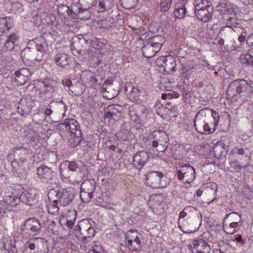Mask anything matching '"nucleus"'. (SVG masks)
Listing matches in <instances>:
<instances>
[{
	"instance_id": "f257e3e1",
	"label": "nucleus",
	"mask_w": 253,
	"mask_h": 253,
	"mask_svg": "<svg viewBox=\"0 0 253 253\" xmlns=\"http://www.w3.org/2000/svg\"><path fill=\"white\" fill-rule=\"evenodd\" d=\"M218 115L215 112L207 109L201 110L195 117V128L200 133H212L215 130V127L218 125Z\"/></svg>"
},
{
	"instance_id": "f03ea898",
	"label": "nucleus",
	"mask_w": 253,
	"mask_h": 253,
	"mask_svg": "<svg viewBox=\"0 0 253 253\" xmlns=\"http://www.w3.org/2000/svg\"><path fill=\"white\" fill-rule=\"evenodd\" d=\"M227 92L231 96L238 95L247 101L248 98L253 100V83H248L244 79H237L230 84Z\"/></svg>"
},
{
	"instance_id": "7ed1b4c3",
	"label": "nucleus",
	"mask_w": 253,
	"mask_h": 253,
	"mask_svg": "<svg viewBox=\"0 0 253 253\" xmlns=\"http://www.w3.org/2000/svg\"><path fill=\"white\" fill-rule=\"evenodd\" d=\"M92 223L93 221L91 218L84 219L76 226L74 233L82 242L88 243L94 236L95 230L92 227Z\"/></svg>"
},
{
	"instance_id": "20e7f679",
	"label": "nucleus",
	"mask_w": 253,
	"mask_h": 253,
	"mask_svg": "<svg viewBox=\"0 0 253 253\" xmlns=\"http://www.w3.org/2000/svg\"><path fill=\"white\" fill-rule=\"evenodd\" d=\"M42 40H44L42 36L36 38L34 40H31L28 42V44L29 45L32 44L33 42L36 43L37 52H40L39 57L35 56V53H32L31 52L30 48H27L23 50L21 52L22 56L28 60H34L38 61H41L43 53H46L48 50V45L45 42L43 41L41 42V43H38L39 42H41Z\"/></svg>"
},
{
	"instance_id": "39448f33",
	"label": "nucleus",
	"mask_w": 253,
	"mask_h": 253,
	"mask_svg": "<svg viewBox=\"0 0 253 253\" xmlns=\"http://www.w3.org/2000/svg\"><path fill=\"white\" fill-rule=\"evenodd\" d=\"M243 224L242 215L233 211L226 214L224 218L223 228L227 234L233 235L239 230Z\"/></svg>"
},
{
	"instance_id": "423d86ee",
	"label": "nucleus",
	"mask_w": 253,
	"mask_h": 253,
	"mask_svg": "<svg viewBox=\"0 0 253 253\" xmlns=\"http://www.w3.org/2000/svg\"><path fill=\"white\" fill-rule=\"evenodd\" d=\"M145 177L146 185L153 188H164L169 183L168 178L159 171H148Z\"/></svg>"
},
{
	"instance_id": "0eeeda50",
	"label": "nucleus",
	"mask_w": 253,
	"mask_h": 253,
	"mask_svg": "<svg viewBox=\"0 0 253 253\" xmlns=\"http://www.w3.org/2000/svg\"><path fill=\"white\" fill-rule=\"evenodd\" d=\"M165 42V38L160 35L151 38L148 43L142 47L143 55L150 58L153 57L161 49Z\"/></svg>"
},
{
	"instance_id": "6e6552de",
	"label": "nucleus",
	"mask_w": 253,
	"mask_h": 253,
	"mask_svg": "<svg viewBox=\"0 0 253 253\" xmlns=\"http://www.w3.org/2000/svg\"><path fill=\"white\" fill-rule=\"evenodd\" d=\"M176 171L177 178L184 183L190 184L196 177L195 169L189 164L177 166Z\"/></svg>"
},
{
	"instance_id": "1a4fd4ad",
	"label": "nucleus",
	"mask_w": 253,
	"mask_h": 253,
	"mask_svg": "<svg viewBox=\"0 0 253 253\" xmlns=\"http://www.w3.org/2000/svg\"><path fill=\"white\" fill-rule=\"evenodd\" d=\"M77 168V164L74 162H69L66 161L61 164L60 168V173L62 177L65 178H68L70 182L73 183H78L81 181V176L80 174L76 173V176L74 174H70L68 170L72 172L76 171Z\"/></svg>"
},
{
	"instance_id": "9d476101",
	"label": "nucleus",
	"mask_w": 253,
	"mask_h": 253,
	"mask_svg": "<svg viewBox=\"0 0 253 253\" xmlns=\"http://www.w3.org/2000/svg\"><path fill=\"white\" fill-rule=\"evenodd\" d=\"M96 182L93 179L85 180L81 186L80 198L83 203H88L93 196Z\"/></svg>"
},
{
	"instance_id": "9b49d317",
	"label": "nucleus",
	"mask_w": 253,
	"mask_h": 253,
	"mask_svg": "<svg viewBox=\"0 0 253 253\" xmlns=\"http://www.w3.org/2000/svg\"><path fill=\"white\" fill-rule=\"evenodd\" d=\"M54 195L56 197L60 204L63 206L69 205L74 197L72 190L70 189H63L58 192L55 191L50 192L48 194L49 200L52 199L51 197Z\"/></svg>"
},
{
	"instance_id": "f8f14e48",
	"label": "nucleus",
	"mask_w": 253,
	"mask_h": 253,
	"mask_svg": "<svg viewBox=\"0 0 253 253\" xmlns=\"http://www.w3.org/2000/svg\"><path fill=\"white\" fill-rule=\"evenodd\" d=\"M155 64L160 67H163L164 71L168 74L175 71V59L171 55L160 56L155 61Z\"/></svg>"
},
{
	"instance_id": "ddd939ff",
	"label": "nucleus",
	"mask_w": 253,
	"mask_h": 253,
	"mask_svg": "<svg viewBox=\"0 0 253 253\" xmlns=\"http://www.w3.org/2000/svg\"><path fill=\"white\" fill-rule=\"evenodd\" d=\"M1 40H3L4 42L2 50L11 51L17 45L18 37L15 33H12L8 36L4 37V38H1Z\"/></svg>"
},
{
	"instance_id": "4468645a",
	"label": "nucleus",
	"mask_w": 253,
	"mask_h": 253,
	"mask_svg": "<svg viewBox=\"0 0 253 253\" xmlns=\"http://www.w3.org/2000/svg\"><path fill=\"white\" fill-rule=\"evenodd\" d=\"M133 165L137 169H141L149 159L148 153L145 151H139L133 158Z\"/></svg>"
},
{
	"instance_id": "2eb2a0df",
	"label": "nucleus",
	"mask_w": 253,
	"mask_h": 253,
	"mask_svg": "<svg viewBox=\"0 0 253 253\" xmlns=\"http://www.w3.org/2000/svg\"><path fill=\"white\" fill-rule=\"evenodd\" d=\"M52 170L45 166H41L37 169V174L43 182H48L52 179Z\"/></svg>"
},
{
	"instance_id": "dca6fc26",
	"label": "nucleus",
	"mask_w": 253,
	"mask_h": 253,
	"mask_svg": "<svg viewBox=\"0 0 253 253\" xmlns=\"http://www.w3.org/2000/svg\"><path fill=\"white\" fill-rule=\"evenodd\" d=\"M153 140L152 146L157 145L158 144H167L169 138L165 132L163 130H155L153 133Z\"/></svg>"
},
{
	"instance_id": "f3484780",
	"label": "nucleus",
	"mask_w": 253,
	"mask_h": 253,
	"mask_svg": "<svg viewBox=\"0 0 253 253\" xmlns=\"http://www.w3.org/2000/svg\"><path fill=\"white\" fill-rule=\"evenodd\" d=\"M54 61L58 66L65 68L69 65L71 62L70 57L65 53H60L56 54L54 57Z\"/></svg>"
},
{
	"instance_id": "a211bd4d",
	"label": "nucleus",
	"mask_w": 253,
	"mask_h": 253,
	"mask_svg": "<svg viewBox=\"0 0 253 253\" xmlns=\"http://www.w3.org/2000/svg\"><path fill=\"white\" fill-rule=\"evenodd\" d=\"M191 247L196 249L198 253H209L211 251L208 243L202 239L194 240L191 245Z\"/></svg>"
},
{
	"instance_id": "6ab92c4d",
	"label": "nucleus",
	"mask_w": 253,
	"mask_h": 253,
	"mask_svg": "<svg viewBox=\"0 0 253 253\" xmlns=\"http://www.w3.org/2000/svg\"><path fill=\"white\" fill-rule=\"evenodd\" d=\"M25 227L34 233H38L41 231V225L37 219H28L25 221Z\"/></svg>"
},
{
	"instance_id": "aec40b11",
	"label": "nucleus",
	"mask_w": 253,
	"mask_h": 253,
	"mask_svg": "<svg viewBox=\"0 0 253 253\" xmlns=\"http://www.w3.org/2000/svg\"><path fill=\"white\" fill-rule=\"evenodd\" d=\"M212 8L209 5L205 6L202 10L196 12V16L199 19L204 22H207L211 18H212L211 12Z\"/></svg>"
},
{
	"instance_id": "412c9836",
	"label": "nucleus",
	"mask_w": 253,
	"mask_h": 253,
	"mask_svg": "<svg viewBox=\"0 0 253 253\" xmlns=\"http://www.w3.org/2000/svg\"><path fill=\"white\" fill-rule=\"evenodd\" d=\"M44 239L42 238H33L30 239L25 244V247L26 249H29L31 251H34L36 249L38 250L41 245H43Z\"/></svg>"
},
{
	"instance_id": "4be33fe9",
	"label": "nucleus",
	"mask_w": 253,
	"mask_h": 253,
	"mask_svg": "<svg viewBox=\"0 0 253 253\" xmlns=\"http://www.w3.org/2000/svg\"><path fill=\"white\" fill-rule=\"evenodd\" d=\"M195 67L196 64L193 60H188L184 65L182 66L181 74L186 78H188L193 72V70L195 69Z\"/></svg>"
},
{
	"instance_id": "5701e85b",
	"label": "nucleus",
	"mask_w": 253,
	"mask_h": 253,
	"mask_svg": "<svg viewBox=\"0 0 253 253\" xmlns=\"http://www.w3.org/2000/svg\"><path fill=\"white\" fill-rule=\"evenodd\" d=\"M27 153V149L23 146L16 147L13 151V156L15 161L24 162Z\"/></svg>"
},
{
	"instance_id": "b1692460",
	"label": "nucleus",
	"mask_w": 253,
	"mask_h": 253,
	"mask_svg": "<svg viewBox=\"0 0 253 253\" xmlns=\"http://www.w3.org/2000/svg\"><path fill=\"white\" fill-rule=\"evenodd\" d=\"M217 9L220 14H232L234 12L233 5L231 3L222 2L218 4L217 6Z\"/></svg>"
},
{
	"instance_id": "393cba45",
	"label": "nucleus",
	"mask_w": 253,
	"mask_h": 253,
	"mask_svg": "<svg viewBox=\"0 0 253 253\" xmlns=\"http://www.w3.org/2000/svg\"><path fill=\"white\" fill-rule=\"evenodd\" d=\"M233 29L229 26L221 28L218 32V36L224 38L227 42H231Z\"/></svg>"
},
{
	"instance_id": "a878e982",
	"label": "nucleus",
	"mask_w": 253,
	"mask_h": 253,
	"mask_svg": "<svg viewBox=\"0 0 253 253\" xmlns=\"http://www.w3.org/2000/svg\"><path fill=\"white\" fill-rule=\"evenodd\" d=\"M4 201L7 205L12 207L16 206L21 202L20 197H17L10 193H5L4 197Z\"/></svg>"
},
{
	"instance_id": "bb28decb",
	"label": "nucleus",
	"mask_w": 253,
	"mask_h": 253,
	"mask_svg": "<svg viewBox=\"0 0 253 253\" xmlns=\"http://www.w3.org/2000/svg\"><path fill=\"white\" fill-rule=\"evenodd\" d=\"M20 199L21 202L28 205H32L34 203L35 196L29 192L25 191L20 195Z\"/></svg>"
},
{
	"instance_id": "cd10ccee",
	"label": "nucleus",
	"mask_w": 253,
	"mask_h": 253,
	"mask_svg": "<svg viewBox=\"0 0 253 253\" xmlns=\"http://www.w3.org/2000/svg\"><path fill=\"white\" fill-rule=\"evenodd\" d=\"M40 17L42 18L41 19V23L48 25H53L56 20L54 15L51 14L48 15L46 12L40 15Z\"/></svg>"
},
{
	"instance_id": "c85d7f7f",
	"label": "nucleus",
	"mask_w": 253,
	"mask_h": 253,
	"mask_svg": "<svg viewBox=\"0 0 253 253\" xmlns=\"http://www.w3.org/2000/svg\"><path fill=\"white\" fill-rule=\"evenodd\" d=\"M82 141V132L78 130L76 134H73V136L69 139V145L71 147H75L78 145Z\"/></svg>"
},
{
	"instance_id": "c756f323",
	"label": "nucleus",
	"mask_w": 253,
	"mask_h": 253,
	"mask_svg": "<svg viewBox=\"0 0 253 253\" xmlns=\"http://www.w3.org/2000/svg\"><path fill=\"white\" fill-rule=\"evenodd\" d=\"M23 129L24 135L29 139H34L38 135V131L31 126H25Z\"/></svg>"
},
{
	"instance_id": "7c9ffc66",
	"label": "nucleus",
	"mask_w": 253,
	"mask_h": 253,
	"mask_svg": "<svg viewBox=\"0 0 253 253\" xmlns=\"http://www.w3.org/2000/svg\"><path fill=\"white\" fill-rule=\"evenodd\" d=\"M68 131L72 134H76L78 130L82 131L78 122L74 119L68 120Z\"/></svg>"
},
{
	"instance_id": "2f4dec72",
	"label": "nucleus",
	"mask_w": 253,
	"mask_h": 253,
	"mask_svg": "<svg viewBox=\"0 0 253 253\" xmlns=\"http://www.w3.org/2000/svg\"><path fill=\"white\" fill-rule=\"evenodd\" d=\"M51 198L52 199L50 200V202L47 206L48 211L49 213L56 214L59 210V201L57 199H53L52 196Z\"/></svg>"
},
{
	"instance_id": "473e14b6",
	"label": "nucleus",
	"mask_w": 253,
	"mask_h": 253,
	"mask_svg": "<svg viewBox=\"0 0 253 253\" xmlns=\"http://www.w3.org/2000/svg\"><path fill=\"white\" fill-rule=\"evenodd\" d=\"M10 18H0V32L5 33L8 31L12 27V23L10 22Z\"/></svg>"
},
{
	"instance_id": "72a5a7b5",
	"label": "nucleus",
	"mask_w": 253,
	"mask_h": 253,
	"mask_svg": "<svg viewBox=\"0 0 253 253\" xmlns=\"http://www.w3.org/2000/svg\"><path fill=\"white\" fill-rule=\"evenodd\" d=\"M132 243L135 242V246H133V248H132L133 247L132 245H131L130 244L126 243V245L128 250L130 252H137L140 251L142 248V244L139 237H137L133 240H132Z\"/></svg>"
},
{
	"instance_id": "f704fd0d",
	"label": "nucleus",
	"mask_w": 253,
	"mask_h": 253,
	"mask_svg": "<svg viewBox=\"0 0 253 253\" xmlns=\"http://www.w3.org/2000/svg\"><path fill=\"white\" fill-rule=\"evenodd\" d=\"M114 5L112 0H100L98 4L101 12L109 10Z\"/></svg>"
},
{
	"instance_id": "c9c22d12",
	"label": "nucleus",
	"mask_w": 253,
	"mask_h": 253,
	"mask_svg": "<svg viewBox=\"0 0 253 253\" xmlns=\"http://www.w3.org/2000/svg\"><path fill=\"white\" fill-rule=\"evenodd\" d=\"M43 86H41L40 89V92L44 95H47L48 97L51 96L55 92L54 87L51 85L45 84L44 83H43Z\"/></svg>"
},
{
	"instance_id": "e433bc0d",
	"label": "nucleus",
	"mask_w": 253,
	"mask_h": 253,
	"mask_svg": "<svg viewBox=\"0 0 253 253\" xmlns=\"http://www.w3.org/2000/svg\"><path fill=\"white\" fill-rule=\"evenodd\" d=\"M82 7L80 5H73L71 6L68 12V15L74 19H78V15L81 12Z\"/></svg>"
},
{
	"instance_id": "4c0bfd02",
	"label": "nucleus",
	"mask_w": 253,
	"mask_h": 253,
	"mask_svg": "<svg viewBox=\"0 0 253 253\" xmlns=\"http://www.w3.org/2000/svg\"><path fill=\"white\" fill-rule=\"evenodd\" d=\"M119 106L112 105L110 107L109 111L107 112L105 115V118L112 119L115 120L114 116L117 117V115L119 114V111L118 108H119Z\"/></svg>"
},
{
	"instance_id": "58836bf2",
	"label": "nucleus",
	"mask_w": 253,
	"mask_h": 253,
	"mask_svg": "<svg viewBox=\"0 0 253 253\" xmlns=\"http://www.w3.org/2000/svg\"><path fill=\"white\" fill-rule=\"evenodd\" d=\"M79 44H86V41L83 38H80L77 39L72 43V48L74 50H76L78 53H81L82 49L79 46Z\"/></svg>"
},
{
	"instance_id": "ea45409f",
	"label": "nucleus",
	"mask_w": 253,
	"mask_h": 253,
	"mask_svg": "<svg viewBox=\"0 0 253 253\" xmlns=\"http://www.w3.org/2000/svg\"><path fill=\"white\" fill-rule=\"evenodd\" d=\"M239 59L241 63L253 66V56L251 54L249 53L241 54Z\"/></svg>"
},
{
	"instance_id": "a19ab883",
	"label": "nucleus",
	"mask_w": 253,
	"mask_h": 253,
	"mask_svg": "<svg viewBox=\"0 0 253 253\" xmlns=\"http://www.w3.org/2000/svg\"><path fill=\"white\" fill-rule=\"evenodd\" d=\"M138 237V233L135 231L130 230L126 232L125 234V239L126 243L130 244L131 245L132 240Z\"/></svg>"
},
{
	"instance_id": "79ce46f5",
	"label": "nucleus",
	"mask_w": 253,
	"mask_h": 253,
	"mask_svg": "<svg viewBox=\"0 0 253 253\" xmlns=\"http://www.w3.org/2000/svg\"><path fill=\"white\" fill-rule=\"evenodd\" d=\"M89 8H82L80 13L78 15V19L81 20H87L90 17V13L89 11Z\"/></svg>"
},
{
	"instance_id": "37998d69",
	"label": "nucleus",
	"mask_w": 253,
	"mask_h": 253,
	"mask_svg": "<svg viewBox=\"0 0 253 253\" xmlns=\"http://www.w3.org/2000/svg\"><path fill=\"white\" fill-rule=\"evenodd\" d=\"M246 32H242L241 36L238 38V41L240 42V45H237L235 42L233 43V46L234 47V49H238L242 48V44L246 41Z\"/></svg>"
},
{
	"instance_id": "c03bdc74",
	"label": "nucleus",
	"mask_w": 253,
	"mask_h": 253,
	"mask_svg": "<svg viewBox=\"0 0 253 253\" xmlns=\"http://www.w3.org/2000/svg\"><path fill=\"white\" fill-rule=\"evenodd\" d=\"M172 0H165L164 1H161V10L164 12L168 11L171 6V2Z\"/></svg>"
},
{
	"instance_id": "a18cd8bd",
	"label": "nucleus",
	"mask_w": 253,
	"mask_h": 253,
	"mask_svg": "<svg viewBox=\"0 0 253 253\" xmlns=\"http://www.w3.org/2000/svg\"><path fill=\"white\" fill-rule=\"evenodd\" d=\"M56 128L58 130L68 132V120H65L63 123L59 124Z\"/></svg>"
},
{
	"instance_id": "49530a36",
	"label": "nucleus",
	"mask_w": 253,
	"mask_h": 253,
	"mask_svg": "<svg viewBox=\"0 0 253 253\" xmlns=\"http://www.w3.org/2000/svg\"><path fill=\"white\" fill-rule=\"evenodd\" d=\"M57 11L59 14H64L65 12L68 14V12L70 10V8L64 4H61L57 6Z\"/></svg>"
},
{
	"instance_id": "de8ad7c7",
	"label": "nucleus",
	"mask_w": 253,
	"mask_h": 253,
	"mask_svg": "<svg viewBox=\"0 0 253 253\" xmlns=\"http://www.w3.org/2000/svg\"><path fill=\"white\" fill-rule=\"evenodd\" d=\"M222 148L218 146H216L213 148V154L215 158L220 159L222 156L223 150Z\"/></svg>"
},
{
	"instance_id": "09e8293b",
	"label": "nucleus",
	"mask_w": 253,
	"mask_h": 253,
	"mask_svg": "<svg viewBox=\"0 0 253 253\" xmlns=\"http://www.w3.org/2000/svg\"><path fill=\"white\" fill-rule=\"evenodd\" d=\"M178 15L176 16L179 18H182L186 12V7L185 4H183L181 7L176 9Z\"/></svg>"
},
{
	"instance_id": "8fccbe9b",
	"label": "nucleus",
	"mask_w": 253,
	"mask_h": 253,
	"mask_svg": "<svg viewBox=\"0 0 253 253\" xmlns=\"http://www.w3.org/2000/svg\"><path fill=\"white\" fill-rule=\"evenodd\" d=\"M152 146L158 152H164L168 147L167 144H158L157 145Z\"/></svg>"
},
{
	"instance_id": "3c124183",
	"label": "nucleus",
	"mask_w": 253,
	"mask_h": 253,
	"mask_svg": "<svg viewBox=\"0 0 253 253\" xmlns=\"http://www.w3.org/2000/svg\"><path fill=\"white\" fill-rule=\"evenodd\" d=\"M4 249L5 250V253H16L17 252L15 246L11 244L8 245V248L4 245Z\"/></svg>"
},
{
	"instance_id": "603ef678",
	"label": "nucleus",
	"mask_w": 253,
	"mask_h": 253,
	"mask_svg": "<svg viewBox=\"0 0 253 253\" xmlns=\"http://www.w3.org/2000/svg\"><path fill=\"white\" fill-rule=\"evenodd\" d=\"M7 205L4 200L0 202V214L2 215L6 213L8 211Z\"/></svg>"
},
{
	"instance_id": "864d4df0",
	"label": "nucleus",
	"mask_w": 253,
	"mask_h": 253,
	"mask_svg": "<svg viewBox=\"0 0 253 253\" xmlns=\"http://www.w3.org/2000/svg\"><path fill=\"white\" fill-rule=\"evenodd\" d=\"M122 1L128 6V8L133 7L136 5V0H122Z\"/></svg>"
},
{
	"instance_id": "5fc2aeb1",
	"label": "nucleus",
	"mask_w": 253,
	"mask_h": 253,
	"mask_svg": "<svg viewBox=\"0 0 253 253\" xmlns=\"http://www.w3.org/2000/svg\"><path fill=\"white\" fill-rule=\"evenodd\" d=\"M88 253H106L101 247H95L92 250H90Z\"/></svg>"
},
{
	"instance_id": "6e6d98bb",
	"label": "nucleus",
	"mask_w": 253,
	"mask_h": 253,
	"mask_svg": "<svg viewBox=\"0 0 253 253\" xmlns=\"http://www.w3.org/2000/svg\"><path fill=\"white\" fill-rule=\"evenodd\" d=\"M190 209H192V207H186L184 209V210L183 211H181L179 213V220L181 218H184L187 215L186 211H188V210Z\"/></svg>"
},
{
	"instance_id": "4d7b16f0",
	"label": "nucleus",
	"mask_w": 253,
	"mask_h": 253,
	"mask_svg": "<svg viewBox=\"0 0 253 253\" xmlns=\"http://www.w3.org/2000/svg\"><path fill=\"white\" fill-rule=\"evenodd\" d=\"M246 42L250 47L253 45V33L247 38L246 39Z\"/></svg>"
},
{
	"instance_id": "13d9d810",
	"label": "nucleus",
	"mask_w": 253,
	"mask_h": 253,
	"mask_svg": "<svg viewBox=\"0 0 253 253\" xmlns=\"http://www.w3.org/2000/svg\"><path fill=\"white\" fill-rule=\"evenodd\" d=\"M203 3H199V4L194 5L195 13L196 14V12L202 10L205 7H203Z\"/></svg>"
},
{
	"instance_id": "bf43d9fd",
	"label": "nucleus",
	"mask_w": 253,
	"mask_h": 253,
	"mask_svg": "<svg viewBox=\"0 0 253 253\" xmlns=\"http://www.w3.org/2000/svg\"><path fill=\"white\" fill-rule=\"evenodd\" d=\"M138 94L139 90L136 88L132 87V89L130 91V95L131 96H133V97H135L138 96Z\"/></svg>"
},
{
	"instance_id": "052dcab7",
	"label": "nucleus",
	"mask_w": 253,
	"mask_h": 253,
	"mask_svg": "<svg viewBox=\"0 0 253 253\" xmlns=\"http://www.w3.org/2000/svg\"><path fill=\"white\" fill-rule=\"evenodd\" d=\"M12 8L13 10L16 8H18V10H22V5L21 3L17 2L14 3L12 5Z\"/></svg>"
},
{
	"instance_id": "680f3d73",
	"label": "nucleus",
	"mask_w": 253,
	"mask_h": 253,
	"mask_svg": "<svg viewBox=\"0 0 253 253\" xmlns=\"http://www.w3.org/2000/svg\"><path fill=\"white\" fill-rule=\"evenodd\" d=\"M26 71V69H22L20 70H18V71H16L15 72V75L16 76L18 77H20L21 75L23 76H24V73H25V72Z\"/></svg>"
},
{
	"instance_id": "e2e57ef3",
	"label": "nucleus",
	"mask_w": 253,
	"mask_h": 253,
	"mask_svg": "<svg viewBox=\"0 0 253 253\" xmlns=\"http://www.w3.org/2000/svg\"><path fill=\"white\" fill-rule=\"evenodd\" d=\"M89 82L92 85H95L97 83V80L95 77L91 76L89 78Z\"/></svg>"
},
{
	"instance_id": "0e129e2a",
	"label": "nucleus",
	"mask_w": 253,
	"mask_h": 253,
	"mask_svg": "<svg viewBox=\"0 0 253 253\" xmlns=\"http://www.w3.org/2000/svg\"><path fill=\"white\" fill-rule=\"evenodd\" d=\"M172 96H173V95L171 94V93H163L162 94V98L163 99H166L167 98H171Z\"/></svg>"
},
{
	"instance_id": "69168bd1",
	"label": "nucleus",
	"mask_w": 253,
	"mask_h": 253,
	"mask_svg": "<svg viewBox=\"0 0 253 253\" xmlns=\"http://www.w3.org/2000/svg\"><path fill=\"white\" fill-rule=\"evenodd\" d=\"M43 111H44V114L47 116H50L52 112L51 109L50 108H45L44 109Z\"/></svg>"
},
{
	"instance_id": "338daca9",
	"label": "nucleus",
	"mask_w": 253,
	"mask_h": 253,
	"mask_svg": "<svg viewBox=\"0 0 253 253\" xmlns=\"http://www.w3.org/2000/svg\"><path fill=\"white\" fill-rule=\"evenodd\" d=\"M234 152L240 155L244 154V150L243 148L240 149H234Z\"/></svg>"
},
{
	"instance_id": "774afa93",
	"label": "nucleus",
	"mask_w": 253,
	"mask_h": 253,
	"mask_svg": "<svg viewBox=\"0 0 253 253\" xmlns=\"http://www.w3.org/2000/svg\"><path fill=\"white\" fill-rule=\"evenodd\" d=\"M211 188L212 190L213 194L216 196L217 191V185L215 183L212 184L210 185Z\"/></svg>"
}]
</instances>
